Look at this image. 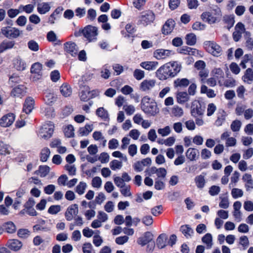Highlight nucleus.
I'll return each instance as SVG.
<instances>
[{"mask_svg":"<svg viewBox=\"0 0 253 253\" xmlns=\"http://www.w3.org/2000/svg\"><path fill=\"white\" fill-rule=\"evenodd\" d=\"M242 80L245 83L251 84L253 82V71L251 68L247 69L242 76Z\"/></svg>","mask_w":253,"mask_h":253,"instance_id":"obj_24","label":"nucleus"},{"mask_svg":"<svg viewBox=\"0 0 253 253\" xmlns=\"http://www.w3.org/2000/svg\"><path fill=\"white\" fill-rule=\"evenodd\" d=\"M97 217L101 223L106 222L108 219V215L102 211H98Z\"/></svg>","mask_w":253,"mask_h":253,"instance_id":"obj_64","label":"nucleus"},{"mask_svg":"<svg viewBox=\"0 0 253 253\" xmlns=\"http://www.w3.org/2000/svg\"><path fill=\"white\" fill-rule=\"evenodd\" d=\"M54 125L52 122H48L41 127L39 134L41 137L45 139L50 138L54 131Z\"/></svg>","mask_w":253,"mask_h":253,"instance_id":"obj_2","label":"nucleus"},{"mask_svg":"<svg viewBox=\"0 0 253 253\" xmlns=\"http://www.w3.org/2000/svg\"><path fill=\"white\" fill-rule=\"evenodd\" d=\"M123 109L126 114L129 116L132 115L135 111L134 106L132 105H125L123 106Z\"/></svg>","mask_w":253,"mask_h":253,"instance_id":"obj_55","label":"nucleus"},{"mask_svg":"<svg viewBox=\"0 0 253 253\" xmlns=\"http://www.w3.org/2000/svg\"><path fill=\"white\" fill-rule=\"evenodd\" d=\"M50 152L48 148H43L41 152V161L45 162L48 160Z\"/></svg>","mask_w":253,"mask_h":253,"instance_id":"obj_40","label":"nucleus"},{"mask_svg":"<svg viewBox=\"0 0 253 253\" xmlns=\"http://www.w3.org/2000/svg\"><path fill=\"white\" fill-rule=\"evenodd\" d=\"M60 90L61 94L66 97L70 96L72 93V88L67 84H62Z\"/></svg>","mask_w":253,"mask_h":253,"instance_id":"obj_32","label":"nucleus"},{"mask_svg":"<svg viewBox=\"0 0 253 253\" xmlns=\"http://www.w3.org/2000/svg\"><path fill=\"white\" fill-rule=\"evenodd\" d=\"M15 120V115L9 113L3 116L0 120V125L2 127H8L11 125Z\"/></svg>","mask_w":253,"mask_h":253,"instance_id":"obj_14","label":"nucleus"},{"mask_svg":"<svg viewBox=\"0 0 253 253\" xmlns=\"http://www.w3.org/2000/svg\"><path fill=\"white\" fill-rule=\"evenodd\" d=\"M91 94L92 96H97L98 92L95 90H93L92 92L89 91V88L88 86H84L80 93V98L82 101H86L89 99V95ZM92 96L91 97H92Z\"/></svg>","mask_w":253,"mask_h":253,"instance_id":"obj_13","label":"nucleus"},{"mask_svg":"<svg viewBox=\"0 0 253 253\" xmlns=\"http://www.w3.org/2000/svg\"><path fill=\"white\" fill-rule=\"evenodd\" d=\"M96 114L103 120H106L109 117L108 111L103 107L98 108L96 111Z\"/></svg>","mask_w":253,"mask_h":253,"instance_id":"obj_36","label":"nucleus"},{"mask_svg":"<svg viewBox=\"0 0 253 253\" xmlns=\"http://www.w3.org/2000/svg\"><path fill=\"white\" fill-rule=\"evenodd\" d=\"M92 242L95 246L99 247L103 243V240L100 235L96 234L93 236Z\"/></svg>","mask_w":253,"mask_h":253,"instance_id":"obj_53","label":"nucleus"},{"mask_svg":"<svg viewBox=\"0 0 253 253\" xmlns=\"http://www.w3.org/2000/svg\"><path fill=\"white\" fill-rule=\"evenodd\" d=\"M174 54V52L171 50L160 48L153 52V56L157 60L166 59Z\"/></svg>","mask_w":253,"mask_h":253,"instance_id":"obj_6","label":"nucleus"},{"mask_svg":"<svg viewBox=\"0 0 253 253\" xmlns=\"http://www.w3.org/2000/svg\"><path fill=\"white\" fill-rule=\"evenodd\" d=\"M176 101L178 103L182 104L189 100L190 97L187 92L178 91L176 93Z\"/></svg>","mask_w":253,"mask_h":253,"instance_id":"obj_22","label":"nucleus"},{"mask_svg":"<svg viewBox=\"0 0 253 253\" xmlns=\"http://www.w3.org/2000/svg\"><path fill=\"white\" fill-rule=\"evenodd\" d=\"M87 187V184L84 182H80L79 184L76 186L75 191L79 195H82L84 194L85 190Z\"/></svg>","mask_w":253,"mask_h":253,"instance_id":"obj_37","label":"nucleus"},{"mask_svg":"<svg viewBox=\"0 0 253 253\" xmlns=\"http://www.w3.org/2000/svg\"><path fill=\"white\" fill-rule=\"evenodd\" d=\"M61 211V207L59 205L51 206L48 210V212L51 214H57Z\"/></svg>","mask_w":253,"mask_h":253,"instance_id":"obj_60","label":"nucleus"},{"mask_svg":"<svg viewBox=\"0 0 253 253\" xmlns=\"http://www.w3.org/2000/svg\"><path fill=\"white\" fill-rule=\"evenodd\" d=\"M110 167L113 170L120 169L122 167V163L117 160H114L110 162Z\"/></svg>","mask_w":253,"mask_h":253,"instance_id":"obj_52","label":"nucleus"},{"mask_svg":"<svg viewBox=\"0 0 253 253\" xmlns=\"http://www.w3.org/2000/svg\"><path fill=\"white\" fill-rule=\"evenodd\" d=\"M25 92L26 88L23 85H18L12 89L11 94L15 97L21 98L25 95Z\"/></svg>","mask_w":253,"mask_h":253,"instance_id":"obj_26","label":"nucleus"},{"mask_svg":"<svg viewBox=\"0 0 253 253\" xmlns=\"http://www.w3.org/2000/svg\"><path fill=\"white\" fill-rule=\"evenodd\" d=\"M83 252L84 253H92L93 247L91 243H85L83 246Z\"/></svg>","mask_w":253,"mask_h":253,"instance_id":"obj_61","label":"nucleus"},{"mask_svg":"<svg viewBox=\"0 0 253 253\" xmlns=\"http://www.w3.org/2000/svg\"><path fill=\"white\" fill-rule=\"evenodd\" d=\"M244 25L241 23H238L235 27V31L233 33V38L235 42H238L241 38L242 34L246 33Z\"/></svg>","mask_w":253,"mask_h":253,"instance_id":"obj_12","label":"nucleus"},{"mask_svg":"<svg viewBox=\"0 0 253 253\" xmlns=\"http://www.w3.org/2000/svg\"><path fill=\"white\" fill-rule=\"evenodd\" d=\"M157 245L158 248L163 249L166 246V237L165 235H160L157 239Z\"/></svg>","mask_w":253,"mask_h":253,"instance_id":"obj_45","label":"nucleus"},{"mask_svg":"<svg viewBox=\"0 0 253 253\" xmlns=\"http://www.w3.org/2000/svg\"><path fill=\"white\" fill-rule=\"evenodd\" d=\"M28 48L33 51H37L39 49V46L38 43L34 40L30 41L28 43Z\"/></svg>","mask_w":253,"mask_h":253,"instance_id":"obj_54","label":"nucleus"},{"mask_svg":"<svg viewBox=\"0 0 253 253\" xmlns=\"http://www.w3.org/2000/svg\"><path fill=\"white\" fill-rule=\"evenodd\" d=\"M79 212L78 206L77 204H73L69 206L65 213L66 219L68 221H71L74 217L76 216Z\"/></svg>","mask_w":253,"mask_h":253,"instance_id":"obj_11","label":"nucleus"},{"mask_svg":"<svg viewBox=\"0 0 253 253\" xmlns=\"http://www.w3.org/2000/svg\"><path fill=\"white\" fill-rule=\"evenodd\" d=\"M120 192L121 194L125 197L131 196L130 192V187L128 185H126L121 188H120Z\"/></svg>","mask_w":253,"mask_h":253,"instance_id":"obj_47","label":"nucleus"},{"mask_svg":"<svg viewBox=\"0 0 253 253\" xmlns=\"http://www.w3.org/2000/svg\"><path fill=\"white\" fill-rule=\"evenodd\" d=\"M180 230L187 238H190L193 233V230L189 225H182L180 227Z\"/></svg>","mask_w":253,"mask_h":253,"instance_id":"obj_31","label":"nucleus"},{"mask_svg":"<svg viewBox=\"0 0 253 253\" xmlns=\"http://www.w3.org/2000/svg\"><path fill=\"white\" fill-rule=\"evenodd\" d=\"M3 227L6 232L9 234H12L16 232V227L12 221H8L3 224Z\"/></svg>","mask_w":253,"mask_h":253,"instance_id":"obj_34","label":"nucleus"},{"mask_svg":"<svg viewBox=\"0 0 253 253\" xmlns=\"http://www.w3.org/2000/svg\"><path fill=\"white\" fill-rule=\"evenodd\" d=\"M34 100L33 98L31 97L27 98L25 100L23 105V111L26 114L30 113L34 109Z\"/></svg>","mask_w":253,"mask_h":253,"instance_id":"obj_20","label":"nucleus"},{"mask_svg":"<svg viewBox=\"0 0 253 253\" xmlns=\"http://www.w3.org/2000/svg\"><path fill=\"white\" fill-rule=\"evenodd\" d=\"M199 151L194 148H189L186 152V158L191 161H196L199 157Z\"/></svg>","mask_w":253,"mask_h":253,"instance_id":"obj_21","label":"nucleus"},{"mask_svg":"<svg viewBox=\"0 0 253 253\" xmlns=\"http://www.w3.org/2000/svg\"><path fill=\"white\" fill-rule=\"evenodd\" d=\"M220 191V188L219 186L213 185L210 188L209 192L211 196H214L217 195L219 193Z\"/></svg>","mask_w":253,"mask_h":253,"instance_id":"obj_59","label":"nucleus"},{"mask_svg":"<svg viewBox=\"0 0 253 253\" xmlns=\"http://www.w3.org/2000/svg\"><path fill=\"white\" fill-rule=\"evenodd\" d=\"M140 107L146 114L152 116H155L159 112L156 102L147 96L142 99Z\"/></svg>","mask_w":253,"mask_h":253,"instance_id":"obj_1","label":"nucleus"},{"mask_svg":"<svg viewBox=\"0 0 253 253\" xmlns=\"http://www.w3.org/2000/svg\"><path fill=\"white\" fill-rule=\"evenodd\" d=\"M190 84L188 79L186 78H178L174 81L173 84L175 87L183 88L187 87Z\"/></svg>","mask_w":253,"mask_h":253,"instance_id":"obj_29","label":"nucleus"},{"mask_svg":"<svg viewBox=\"0 0 253 253\" xmlns=\"http://www.w3.org/2000/svg\"><path fill=\"white\" fill-rule=\"evenodd\" d=\"M205 109L202 107L200 102L197 100H194L192 103L191 114L194 117L203 116Z\"/></svg>","mask_w":253,"mask_h":253,"instance_id":"obj_7","label":"nucleus"},{"mask_svg":"<svg viewBox=\"0 0 253 253\" xmlns=\"http://www.w3.org/2000/svg\"><path fill=\"white\" fill-rule=\"evenodd\" d=\"M10 153L9 146L3 142H0V154L6 155L9 154Z\"/></svg>","mask_w":253,"mask_h":253,"instance_id":"obj_48","label":"nucleus"},{"mask_svg":"<svg viewBox=\"0 0 253 253\" xmlns=\"http://www.w3.org/2000/svg\"><path fill=\"white\" fill-rule=\"evenodd\" d=\"M7 247L11 250L17 251L19 250L22 246V243L17 239L9 240L7 243Z\"/></svg>","mask_w":253,"mask_h":253,"instance_id":"obj_23","label":"nucleus"},{"mask_svg":"<svg viewBox=\"0 0 253 253\" xmlns=\"http://www.w3.org/2000/svg\"><path fill=\"white\" fill-rule=\"evenodd\" d=\"M170 65L167 63L157 70L156 76L160 80H165L169 78H172L169 71Z\"/></svg>","mask_w":253,"mask_h":253,"instance_id":"obj_3","label":"nucleus"},{"mask_svg":"<svg viewBox=\"0 0 253 253\" xmlns=\"http://www.w3.org/2000/svg\"><path fill=\"white\" fill-rule=\"evenodd\" d=\"M153 234L150 232H146L142 237L138 239L137 242L139 245L144 246L153 240Z\"/></svg>","mask_w":253,"mask_h":253,"instance_id":"obj_19","label":"nucleus"},{"mask_svg":"<svg viewBox=\"0 0 253 253\" xmlns=\"http://www.w3.org/2000/svg\"><path fill=\"white\" fill-rule=\"evenodd\" d=\"M15 44L14 41H10L4 40L0 43V53L3 52L4 51L11 49Z\"/></svg>","mask_w":253,"mask_h":253,"instance_id":"obj_28","label":"nucleus"},{"mask_svg":"<svg viewBox=\"0 0 253 253\" xmlns=\"http://www.w3.org/2000/svg\"><path fill=\"white\" fill-rule=\"evenodd\" d=\"M239 243L244 247V249L246 250L249 245V241L248 237L246 236L241 237Z\"/></svg>","mask_w":253,"mask_h":253,"instance_id":"obj_62","label":"nucleus"},{"mask_svg":"<svg viewBox=\"0 0 253 253\" xmlns=\"http://www.w3.org/2000/svg\"><path fill=\"white\" fill-rule=\"evenodd\" d=\"M186 43L189 45H193L196 42V35L193 33L187 35L186 37Z\"/></svg>","mask_w":253,"mask_h":253,"instance_id":"obj_42","label":"nucleus"},{"mask_svg":"<svg viewBox=\"0 0 253 253\" xmlns=\"http://www.w3.org/2000/svg\"><path fill=\"white\" fill-rule=\"evenodd\" d=\"M201 18L203 20L210 24L215 23L219 19L216 16H215L210 11L203 13L201 15Z\"/></svg>","mask_w":253,"mask_h":253,"instance_id":"obj_18","label":"nucleus"},{"mask_svg":"<svg viewBox=\"0 0 253 253\" xmlns=\"http://www.w3.org/2000/svg\"><path fill=\"white\" fill-rule=\"evenodd\" d=\"M202 241L203 243L206 244L207 246V248L210 249L211 248L212 243V236L210 233L206 234L203 238Z\"/></svg>","mask_w":253,"mask_h":253,"instance_id":"obj_41","label":"nucleus"},{"mask_svg":"<svg viewBox=\"0 0 253 253\" xmlns=\"http://www.w3.org/2000/svg\"><path fill=\"white\" fill-rule=\"evenodd\" d=\"M133 76L137 80L142 79L145 76L144 72L140 69H135L133 72Z\"/></svg>","mask_w":253,"mask_h":253,"instance_id":"obj_57","label":"nucleus"},{"mask_svg":"<svg viewBox=\"0 0 253 253\" xmlns=\"http://www.w3.org/2000/svg\"><path fill=\"white\" fill-rule=\"evenodd\" d=\"M184 112L183 109L178 105H174L171 109V114L175 117H181L183 115Z\"/></svg>","mask_w":253,"mask_h":253,"instance_id":"obj_33","label":"nucleus"},{"mask_svg":"<svg viewBox=\"0 0 253 253\" xmlns=\"http://www.w3.org/2000/svg\"><path fill=\"white\" fill-rule=\"evenodd\" d=\"M64 50L71 56L75 57L78 53V47L77 44L72 42H68L64 44Z\"/></svg>","mask_w":253,"mask_h":253,"instance_id":"obj_10","label":"nucleus"},{"mask_svg":"<svg viewBox=\"0 0 253 253\" xmlns=\"http://www.w3.org/2000/svg\"><path fill=\"white\" fill-rule=\"evenodd\" d=\"M50 169V168L46 165L40 166L39 172L40 173V176L43 177L46 176L49 172Z\"/></svg>","mask_w":253,"mask_h":253,"instance_id":"obj_44","label":"nucleus"},{"mask_svg":"<svg viewBox=\"0 0 253 253\" xmlns=\"http://www.w3.org/2000/svg\"><path fill=\"white\" fill-rule=\"evenodd\" d=\"M175 25V22L172 19H169L163 25L162 33L164 35H169L173 31Z\"/></svg>","mask_w":253,"mask_h":253,"instance_id":"obj_15","label":"nucleus"},{"mask_svg":"<svg viewBox=\"0 0 253 253\" xmlns=\"http://www.w3.org/2000/svg\"><path fill=\"white\" fill-rule=\"evenodd\" d=\"M110 75L111 73L108 67L106 65L104 66L101 71V77L104 79H107L110 77Z\"/></svg>","mask_w":253,"mask_h":253,"instance_id":"obj_58","label":"nucleus"},{"mask_svg":"<svg viewBox=\"0 0 253 253\" xmlns=\"http://www.w3.org/2000/svg\"><path fill=\"white\" fill-rule=\"evenodd\" d=\"M171 132V128L169 126H166L163 128L158 129V133L162 136L165 137L169 135Z\"/></svg>","mask_w":253,"mask_h":253,"instance_id":"obj_51","label":"nucleus"},{"mask_svg":"<svg viewBox=\"0 0 253 253\" xmlns=\"http://www.w3.org/2000/svg\"><path fill=\"white\" fill-rule=\"evenodd\" d=\"M243 191L239 188H234L231 190V195L234 199H237L243 196Z\"/></svg>","mask_w":253,"mask_h":253,"instance_id":"obj_43","label":"nucleus"},{"mask_svg":"<svg viewBox=\"0 0 253 253\" xmlns=\"http://www.w3.org/2000/svg\"><path fill=\"white\" fill-rule=\"evenodd\" d=\"M242 123L240 121L236 120L232 122L231 124V129L233 131H238L240 129Z\"/></svg>","mask_w":253,"mask_h":253,"instance_id":"obj_49","label":"nucleus"},{"mask_svg":"<svg viewBox=\"0 0 253 253\" xmlns=\"http://www.w3.org/2000/svg\"><path fill=\"white\" fill-rule=\"evenodd\" d=\"M51 6L48 2H41L37 5L38 12L41 14H44L48 12L50 9Z\"/></svg>","mask_w":253,"mask_h":253,"instance_id":"obj_27","label":"nucleus"},{"mask_svg":"<svg viewBox=\"0 0 253 253\" xmlns=\"http://www.w3.org/2000/svg\"><path fill=\"white\" fill-rule=\"evenodd\" d=\"M14 67L18 71H23L26 69L27 65L25 61L20 57H16L14 61Z\"/></svg>","mask_w":253,"mask_h":253,"instance_id":"obj_25","label":"nucleus"},{"mask_svg":"<svg viewBox=\"0 0 253 253\" xmlns=\"http://www.w3.org/2000/svg\"><path fill=\"white\" fill-rule=\"evenodd\" d=\"M156 85L155 80H145L140 85V89L143 91H148L152 89Z\"/></svg>","mask_w":253,"mask_h":253,"instance_id":"obj_16","label":"nucleus"},{"mask_svg":"<svg viewBox=\"0 0 253 253\" xmlns=\"http://www.w3.org/2000/svg\"><path fill=\"white\" fill-rule=\"evenodd\" d=\"M155 19V15L151 10L145 11L141 12L139 17L141 23L144 26H147L153 23Z\"/></svg>","mask_w":253,"mask_h":253,"instance_id":"obj_4","label":"nucleus"},{"mask_svg":"<svg viewBox=\"0 0 253 253\" xmlns=\"http://www.w3.org/2000/svg\"><path fill=\"white\" fill-rule=\"evenodd\" d=\"M224 22L228 24L229 28L232 27L235 23L234 17L231 15H226L223 17Z\"/></svg>","mask_w":253,"mask_h":253,"instance_id":"obj_63","label":"nucleus"},{"mask_svg":"<svg viewBox=\"0 0 253 253\" xmlns=\"http://www.w3.org/2000/svg\"><path fill=\"white\" fill-rule=\"evenodd\" d=\"M169 65V71L172 77H175L181 70V65L177 61H171L168 62Z\"/></svg>","mask_w":253,"mask_h":253,"instance_id":"obj_17","label":"nucleus"},{"mask_svg":"<svg viewBox=\"0 0 253 253\" xmlns=\"http://www.w3.org/2000/svg\"><path fill=\"white\" fill-rule=\"evenodd\" d=\"M2 34L9 39H14L18 37L21 32L19 29L14 27H3L1 29Z\"/></svg>","mask_w":253,"mask_h":253,"instance_id":"obj_8","label":"nucleus"},{"mask_svg":"<svg viewBox=\"0 0 253 253\" xmlns=\"http://www.w3.org/2000/svg\"><path fill=\"white\" fill-rule=\"evenodd\" d=\"M194 180L197 188L202 189L204 187L206 183L204 176L199 175L195 177Z\"/></svg>","mask_w":253,"mask_h":253,"instance_id":"obj_35","label":"nucleus"},{"mask_svg":"<svg viewBox=\"0 0 253 253\" xmlns=\"http://www.w3.org/2000/svg\"><path fill=\"white\" fill-rule=\"evenodd\" d=\"M42 69V65L39 62H37L32 65L31 68V72L33 74H36L38 75H41Z\"/></svg>","mask_w":253,"mask_h":253,"instance_id":"obj_39","label":"nucleus"},{"mask_svg":"<svg viewBox=\"0 0 253 253\" xmlns=\"http://www.w3.org/2000/svg\"><path fill=\"white\" fill-rule=\"evenodd\" d=\"M102 179L99 176H96L92 178L91 185L92 187L96 188H99L102 185Z\"/></svg>","mask_w":253,"mask_h":253,"instance_id":"obj_50","label":"nucleus"},{"mask_svg":"<svg viewBox=\"0 0 253 253\" xmlns=\"http://www.w3.org/2000/svg\"><path fill=\"white\" fill-rule=\"evenodd\" d=\"M219 199L220 200V202L219 204V207L220 208L227 209L229 207V202L228 196H225L224 197H220Z\"/></svg>","mask_w":253,"mask_h":253,"instance_id":"obj_38","label":"nucleus"},{"mask_svg":"<svg viewBox=\"0 0 253 253\" xmlns=\"http://www.w3.org/2000/svg\"><path fill=\"white\" fill-rule=\"evenodd\" d=\"M140 66L147 70H153L156 69L158 66V62L157 61H145L141 62Z\"/></svg>","mask_w":253,"mask_h":253,"instance_id":"obj_30","label":"nucleus"},{"mask_svg":"<svg viewBox=\"0 0 253 253\" xmlns=\"http://www.w3.org/2000/svg\"><path fill=\"white\" fill-rule=\"evenodd\" d=\"M206 45L207 50L213 56L218 57L220 55L222 51L221 48L216 43L208 42Z\"/></svg>","mask_w":253,"mask_h":253,"instance_id":"obj_9","label":"nucleus"},{"mask_svg":"<svg viewBox=\"0 0 253 253\" xmlns=\"http://www.w3.org/2000/svg\"><path fill=\"white\" fill-rule=\"evenodd\" d=\"M97 28L90 25L85 27L83 30V35L88 39L89 42L96 39L98 35Z\"/></svg>","mask_w":253,"mask_h":253,"instance_id":"obj_5","label":"nucleus"},{"mask_svg":"<svg viewBox=\"0 0 253 253\" xmlns=\"http://www.w3.org/2000/svg\"><path fill=\"white\" fill-rule=\"evenodd\" d=\"M64 133L67 137L70 138L74 136V129L72 125H68L64 129Z\"/></svg>","mask_w":253,"mask_h":253,"instance_id":"obj_46","label":"nucleus"},{"mask_svg":"<svg viewBox=\"0 0 253 253\" xmlns=\"http://www.w3.org/2000/svg\"><path fill=\"white\" fill-rule=\"evenodd\" d=\"M44 100L47 104H50L56 100V97L52 93H47L44 97Z\"/></svg>","mask_w":253,"mask_h":253,"instance_id":"obj_56","label":"nucleus"}]
</instances>
